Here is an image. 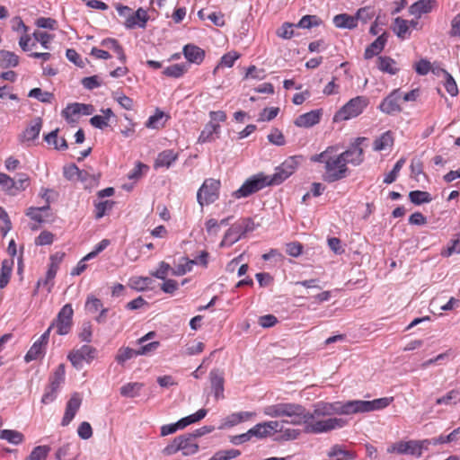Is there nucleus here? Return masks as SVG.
Instances as JSON below:
<instances>
[{
  "label": "nucleus",
  "mask_w": 460,
  "mask_h": 460,
  "mask_svg": "<svg viewBox=\"0 0 460 460\" xmlns=\"http://www.w3.org/2000/svg\"><path fill=\"white\" fill-rule=\"evenodd\" d=\"M416 440H409L406 442L400 441L391 445L387 448L388 453H397L401 455H411L419 457V447Z\"/></svg>",
  "instance_id": "nucleus-17"
},
{
  "label": "nucleus",
  "mask_w": 460,
  "mask_h": 460,
  "mask_svg": "<svg viewBox=\"0 0 460 460\" xmlns=\"http://www.w3.org/2000/svg\"><path fill=\"white\" fill-rule=\"evenodd\" d=\"M183 55L189 62L200 64L205 58V51L196 45L187 44L183 48Z\"/></svg>",
  "instance_id": "nucleus-25"
},
{
  "label": "nucleus",
  "mask_w": 460,
  "mask_h": 460,
  "mask_svg": "<svg viewBox=\"0 0 460 460\" xmlns=\"http://www.w3.org/2000/svg\"><path fill=\"white\" fill-rule=\"evenodd\" d=\"M43 347L44 345L40 344V342L35 341L26 353L24 357L25 361L31 362L37 359L43 354Z\"/></svg>",
  "instance_id": "nucleus-50"
},
{
  "label": "nucleus",
  "mask_w": 460,
  "mask_h": 460,
  "mask_svg": "<svg viewBox=\"0 0 460 460\" xmlns=\"http://www.w3.org/2000/svg\"><path fill=\"white\" fill-rule=\"evenodd\" d=\"M402 91L394 89L379 104L378 109L387 114L394 115L402 111Z\"/></svg>",
  "instance_id": "nucleus-14"
},
{
  "label": "nucleus",
  "mask_w": 460,
  "mask_h": 460,
  "mask_svg": "<svg viewBox=\"0 0 460 460\" xmlns=\"http://www.w3.org/2000/svg\"><path fill=\"white\" fill-rule=\"evenodd\" d=\"M394 33L402 40H407L411 37V31L410 30L409 21L401 17H396L391 26Z\"/></svg>",
  "instance_id": "nucleus-23"
},
{
  "label": "nucleus",
  "mask_w": 460,
  "mask_h": 460,
  "mask_svg": "<svg viewBox=\"0 0 460 460\" xmlns=\"http://www.w3.org/2000/svg\"><path fill=\"white\" fill-rule=\"evenodd\" d=\"M349 174V168L341 155L330 156L325 161L324 173L323 179L329 183L335 182L346 178Z\"/></svg>",
  "instance_id": "nucleus-4"
},
{
  "label": "nucleus",
  "mask_w": 460,
  "mask_h": 460,
  "mask_svg": "<svg viewBox=\"0 0 460 460\" xmlns=\"http://www.w3.org/2000/svg\"><path fill=\"white\" fill-rule=\"evenodd\" d=\"M283 430V421L270 420L256 424L250 429V434L257 438H264Z\"/></svg>",
  "instance_id": "nucleus-15"
},
{
  "label": "nucleus",
  "mask_w": 460,
  "mask_h": 460,
  "mask_svg": "<svg viewBox=\"0 0 460 460\" xmlns=\"http://www.w3.org/2000/svg\"><path fill=\"white\" fill-rule=\"evenodd\" d=\"M288 413L285 417L288 420H282L283 424L301 425L305 424L306 433L320 434L326 433L333 429H341L348 424V421L342 418L330 417L323 421H312L310 411L297 403H291Z\"/></svg>",
  "instance_id": "nucleus-1"
},
{
  "label": "nucleus",
  "mask_w": 460,
  "mask_h": 460,
  "mask_svg": "<svg viewBox=\"0 0 460 460\" xmlns=\"http://www.w3.org/2000/svg\"><path fill=\"white\" fill-rule=\"evenodd\" d=\"M329 457L344 458L345 460L353 459L354 456L351 452L347 451L341 445H334L328 452Z\"/></svg>",
  "instance_id": "nucleus-47"
},
{
  "label": "nucleus",
  "mask_w": 460,
  "mask_h": 460,
  "mask_svg": "<svg viewBox=\"0 0 460 460\" xmlns=\"http://www.w3.org/2000/svg\"><path fill=\"white\" fill-rule=\"evenodd\" d=\"M34 40L37 41V42H40V45L45 49H49V43L52 40V36L49 35V33L45 32V31H35L32 34Z\"/></svg>",
  "instance_id": "nucleus-53"
},
{
  "label": "nucleus",
  "mask_w": 460,
  "mask_h": 460,
  "mask_svg": "<svg viewBox=\"0 0 460 460\" xmlns=\"http://www.w3.org/2000/svg\"><path fill=\"white\" fill-rule=\"evenodd\" d=\"M254 416H256V413L253 411H239L232 413L226 418L225 422L220 429L234 427L249 420Z\"/></svg>",
  "instance_id": "nucleus-24"
},
{
  "label": "nucleus",
  "mask_w": 460,
  "mask_h": 460,
  "mask_svg": "<svg viewBox=\"0 0 460 460\" xmlns=\"http://www.w3.org/2000/svg\"><path fill=\"white\" fill-rule=\"evenodd\" d=\"M102 307V301L95 297L94 296H88L86 302H85V309L89 313H96L98 310H100Z\"/></svg>",
  "instance_id": "nucleus-56"
},
{
  "label": "nucleus",
  "mask_w": 460,
  "mask_h": 460,
  "mask_svg": "<svg viewBox=\"0 0 460 460\" xmlns=\"http://www.w3.org/2000/svg\"><path fill=\"white\" fill-rule=\"evenodd\" d=\"M148 20L147 12L144 8L139 7L133 14L127 16L124 25L127 29H134L135 27L145 29Z\"/></svg>",
  "instance_id": "nucleus-18"
},
{
  "label": "nucleus",
  "mask_w": 460,
  "mask_h": 460,
  "mask_svg": "<svg viewBox=\"0 0 460 460\" xmlns=\"http://www.w3.org/2000/svg\"><path fill=\"white\" fill-rule=\"evenodd\" d=\"M315 25H318V18L315 15H305L296 26L303 29H310Z\"/></svg>",
  "instance_id": "nucleus-62"
},
{
  "label": "nucleus",
  "mask_w": 460,
  "mask_h": 460,
  "mask_svg": "<svg viewBox=\"0 0 460 460\" xmlns=\"http://www.w3.org/2000/svg\"><path fill=\"white\" fill-rule=\"evenodd\" d=\"M171 270H172V269L167 262L161 261L159 263L158 269L155 271L152 272L151 275L159 279L165 280L166 277Z\"/></svg>",
  "instance_id": "nucleus-59"
},
{
  "label": "nucleus",
  "mask_w": 460,
  "mask_h": 460,
  "mask_svg": "<svg viewBox=\"0 0 460 460\" xmlns=\"http://www.w3.org/2000/svg\"><path fill=\"white\" fill-rule=\"evenodd\" d=\"M137 356L138 354L137 349H133L128 347H122L118 350L117 355L115 357V360L117 361L118 364L123 366L126 361Z\"/></svg>",
  "instance_id": "nucleus-37"
},
{
  "label": "nucleus",
  "mask_w": 460,
  "mask_h": 460,
  "mask_svg": "<svg viewBox=\"0 0 460 460\" xmlns=\"http://www.w3.org/2000/svg\"><path fill=\"white\" fill-rule=\"evenodd\" d=\"M50 449L49 446L35 447L25 460H46Z\"/></svg>",
  "instance_id": "nucleus-44"
},
{
  "label": "nucleus",
  "mask_w": 460,
  "mask_h": 460,
  "mask_svg": "<svg viewBox=\"0 0 460 460\" xmlns=\"http://www.w3.org/2000/svg\"><path fill=\"white\" fill-rule=\"evenodd\" d=\"M143 386L144 385L138 382L128 383L120 387V394L124 397L134 398L139 394Z\"/></svg>",
  "instance_id": "nucleus-36"
},
{
  "label": "nucleus",
  "mask_w": 460,
  "mask_h": 460,
  "mask_svg": "<svg viewBox=\"0 0 460 460\" xmlns=\"http://www.w3.org/2000/svg\"><path fill=\"white\" fill-rule=\"evenodd\" d=\"M54 241V234L49 231H42L35 239V244L38 246L49 245Z\"/></svg>",
  "instance_id": "nucleus-61"
},
{
  "label": "nucleus",
  "mask_w": 460,
  "mask_h": 460,
  "mask_svg": "<svg viewBox=\"0 0 460 460\" xmlns=\"http://www.w3.org/2000/svg\"><path fill=\"white\" fill-rule=\"evenodd\" d=\"M13 267V260H4L1 264L0 270V288H4L11 279L12 271Z\"/></svg>",
  "instance_id": "nucleus-32"
},
{
  "label": "nucleus",
  "mask_w": 460,
  "mask_h": 460,
  "mask_svg": "<svg viewBox=\"0 0 460 460\" xmlns=\"http://www.w3.org/2000/svg\"><path fill=\"white\" fill-rule=\"evenodd\" d=\"M393 401V397H383L373 401L351 400L352 414L383 410Z\"/></svg>",
  "instance_id": "nucleus-11"
},
{
  "label": "nucleus",
  "mask_w": 460,
  "mask_h": 460,
  "mask_svg": "<svg viewBox=\"0 0 460 460\" xmlns=\"http://www.w3.org/2000/svg\"><path fill=\"white\" fill-rule=\"evenodd\" d=\"M368 101L365 96H357L349 100L334 115L335 122L348 120L358 117L367 106Z\"/></svg>",
  "instance_id": "nucleus-8"
},
{
  "label": "nucleus",
  "mask_w": 460,
  "mask_h": 460,
  "mask_svg": "<svg viewBox=\"0 0 460 460\" xmlns=\"http://www.w3.org/2000/svg\"><path fill=\"white\" fill-rule=\"evenodd\" d=\"M367 140L366 137H357L350 146L341 155L345 163L351 164L354 166H358L364 161V151L361 147L363 142Z\"/></svg>",
  "instance_id": "nucleus-13"
},
{
  "label": "nucleus",
  "mask_w": 460,
  "mask_h": 460,
  "mask_svg": "<svg viewBox=\"0 0 460 460\" xmlns=\"http://www.w3.org/2000/svg\"><path fill=\"white\" fill-rule=\"evenodd\" d=\"M178 158V155L172 150H164L161 152L155 162V167H166L169 168Z\"/></svg>",
  "instance_id": "nucleus-29"
},
{
  "label": "nucleus",
  "mask_w": 460,
  "mask_h": 460,
  "mask_svg": "<svg viewBox=\"0 0 460 460\" xmlns=\"http://www.w3.org/2000/svg\"><path fill=\"white\" fill-rule=\"evenodd\" d=\"M188 67L187 64H174L167 66L163 74L169 77L179 78L188 71Z\"/></svg>",
  "instance_id": "nucleus-39"
},
{
  "label": "nucleus",
  "mask_w": 460,
  "mask_h": 460,
  "mask_svg": "<svg viewBox=\"0 0 460 460\" xmlns=\"http://www.w3.org/2000/svg\"><path fill=\"white\" fill-rule=\"evenodd\" d=\"M290 404L291 403H278L267 406L264 409V413L272 418L286 416V414L288 413V409H291Z\"/></svg>",
  "instance_id": "nucleus-33"
},
{
  "label": "nucleus",
  "mask_w": 460,
  "mask_h": 460,
  "mask_svg": "<svg viewBox=\"0 0 460 460\" xmlns=\"http://www.w3.org/2000/svg\"><path fill=\"white\" fill-rule=\"evenodd\" d=\"M333 23L337 28L352 30L358 26V18L356 15L341 13L333 17Z\"/></svg>",
  "instance_id": "nucleus-27"
},
{
  "label": "nucleus",
  "mask_w": 460,
  "mask_h": 460,
  "mask_svg": "<svg viewBox=\"0 0 460 460\" xmlns=\"http://www.w3.org/2000/svg\"><path fill=\"white\" fill-rule=\"evenodd\" d=\"M241 455V451L238 449H227L220 450L213 455L208 460H230L235 458Z\"/></svg>",
  "instance_id": "nucleus-48"
},
{
  "label": "nucleus",
  "mask_w": 460,
  "mask_h": 460,
  "mask_svg": "<svg viewBox=\"0 0 460 460\" xmlns=\"http://www.w3.org/2000/svg\"><path fill=\"white\" fill-rule=\"evenodd\" d=\"M395 65V60L387 56H379L376 59V67L383 73L392 75L397 74L399 71V68L396 67Z\"/></svg>",
  "instance_id": "nucleus-26"
},
{
  "label": "nucleus",
  "mask_w": 460,
  "mask_h": 460,
  "mask_svg": "<svg viewBox=\"0 0 460 460\" xmlns=\"http://www.w3.org/2000/svg\"><path fill=\"white\" fill-rule=\"evenodd\" d=\"M273 185L270 175L258 173L247 179L243 185L233 192L235 199L246 198L266 186Z\"/></svg>",
  "instance_id": "nucleus-6"
},
{
  "label": "nucleus",
  "mask_w": 460,
  "mask_h": 460,
  "mask_svg": "<svg viewBox=\"0 0 460 460\" xmlns=\"http://www.w3.org/2000/svg\"><path fill=\"white\" fill-rule=\"evenodd\" d=\"M302 161V155H293L287 158L276 168L274 174L270 175L273 185L282 183L286 179L292 175Z\"/></svg>",
  "instance_id": "nucleus-10"
},
{
  "label": "nucleus",
  "mask_w": 460,
  "mask_h": 460,
  "mask_svg": "<svg viewBox=\"0 0 460 460\" xmlns=\"http://www.w3.org/2000/svg\"><path fill=\"white\" fill-rule=\"evenodd\" d=\"M0 438L13 445H19L23 441L24 436L22 433L14 429H3L0 432Z\"/></svg>",
  "instance_id": "nucleus-35"
},
{
  "label": "nucleus",
  "mask_w": 460,
  "mask_h": 460,
  "mask_svg": "<svg viewBox=\"0 0 460 460\" xmlns=\"http://www.w3.org/2000/svg\"><path fill=\"white\" fill-rule=\"evenodd\" d=\"M58 392V388L48 385L45 388V392L42 395L41 402L43 404H49V403L54 402L57 398Z\"/></svg>",
  "instance_id": "nucleus-57"
},
{
  "label": "nucleus",
  "mask_w": 460,
  "mask_h": 460,
  "mask_svg": "<svg viewBox=\"0 0 460 460\" xmlns=\"http://www.w3.org/2000/svg\"><path fill=\"white\" fill-rule=\"evenodd\" d=\"M433 3V0H419L409 7V13L420 18L421 14L428 13L431 11Z\"/></svg>",
  "instance_id": "nucleus-28"
},
{
  "label": "nucleus",
  "mask_w": 460,
  "mask_h": 460,
  "mask_svg": "<svg viewBox=\"0 0 460 460\" xmlns=\"http://www.w3.org/2000/svg\"><path fill=\"white\" fill-rule=\"evenodd\" d=\"M394 138L392 131H385L374 141L373 148L375 151L385 150L394 145Z\"/></svg>",
  "instance_id": "nucleus-30"
},
{
  "label": "nucleus",
  "mask_w": 460,
  "mask_h": 460,
  "mask_svg": "<svg viewBox=\"0 0 460 460\" xmlns=\"http://www.w3.org/2000/svg\"><path fill=\"white\" fill-rule=\"evenodd\" d=\"M82 396L78 393H74L70 399L67 401L65 410V414L61 420L63 427L68 426L75 418L76 412L82 404Z\"/></svg>",
  "instance_id": "nucleus-16"
},
{
  "label": "nucleus",
  "mask_w": 460,
  "mask_h": 460,
  "mask_svg": "<svg viewBox=\"0 0 460 460\" xmlns=\"http://www.w3.org/2000/svg\"><path fill=\"white\" fill-rule=\"evenodd\" d=\"M240 58V55L235 51H230L225 54L221 59L219 64L215 67L214 74L217 72L220 66L232 67L234 62Z\"/></svg>",
  "instance_id": "nucleus-42"
},
{
  "label": "nucleus",
  "mask_w": 460,
  "mask_h": 460,
  "mask_svg": "<svg viewBox=\"0 0 460 460\" xmlns=\"http://www.w3.org/2000/svg\"><path fill=\"white\" fill-rule=\"evenodd\" d=\"M220 186L219 180L206 179L197 192L198 203L201 207L214 203L219 197Z\"/></svg>",
  "instance_id": "nucleus-9"
},
{
  "label": "nucleus",
  "mask_w": 460,
  "mask_h": 460,
  "mask_svg": "<svg viewBox=\"0 0 460 460\" xmlns=\"http://www.w3.org/2000/svg\"><path fill=\"white\" fill-rule=\"evenodd\" d=\"M154 280L150 277H135L130 279V286L137 291H144L147 288H152L151 286Z\"/></svg>",
  "instance_id": "nucleus-38"
},
{
  "label": "nucleus",
  "mask_w": 460,
  "mask_h": 460,
  "mask_svg": "<svg viewBox=\"0 0 460 460\" xmlns=\"http://www.w3.org/2000/svg\"><path fill=\"white\" fill-rule=\"evenodd\" d=\"M322 115V110H314L299 115L294 124L299 128H311L320 122Z\"/></svg>",
  "instance_id": "nucleus-21"
},
{
  "label": "nucleus",
  "mask_w": 460,
  "mask_h": 460,
  "mask_svg": "<svg viewBox=\"0 0 460 460\" xmlns=\"http://www.w3.org/2000/svg\"><path fill=\"white\" fill-rule=\"evenodd\" d=\"M268 140L276 146H284L286 141L284 135L278 128H273L270 134L268 135Z\"/></svg>",
  "instance_id": "nucleus-58"
},
{
  "label": "nucleus",
  "mask_w": 460,
  "mask_h": 460,
  "mask_svg": "<svg viewBox=\"0 0 460 460\" xmlns=\"http://www.w3.org/2000/svg\"><path fill=\"white\" fill-rule=\"evenodd\" d=\"M333 414L350 415L352 414L351 400L345 402H318L314 406L312 416V421H323L321 420L323 417L332 416ZM326 419H324L325 420Z\"/></svg>",
  "instance_id": "nucleus-2"
},
{
  "label": "nucleus",
  "mask_w": 460,
  "mask_h": 460,
  "mask_svg": "<svg viewBox=\"0 0 460 460\" xmlns=\"http://www.w3.org/2000/svg\"><path fill=\"white\" fill-rule=\"evenodd\" d=\"M74 310L70 304L65 305L58 312L57 318L51 323L52 327L57 328V333L59 335L67 334L72 327V317Z\"/></svg>",
  "instance_id": "nucleus-12"
},
{
  "label": "nucleus",
  "mask_w": 460,
  "mask_h": 460,
  "mask_svg": "<svg viewBox=\"0 0 460 460\" xmlns=\"http://www.w3.org/2000/svg\"><path fill=\"white\" fill-rule=\"evenodd\" d=\"M445 76V88L451 96H456L458 94V88L453 76L445 69H441Z\"/></svg>",
  "instance_id": "nucleus-49"
},
{
  "label": "nucleus",
  "mask_w": 460,
  "mask_h": 460,
  "mask_svg": "<svg viewBox=\"0 0 460 460\" xmlns=\"http://www.w3.org/2000/svg\"><path fill=\"white\" fill-rule=\"evenodd\" d=\"M409 199L414 205L429 203L432 200L431 195L427 191L412 190L409 193Z\"/></svg>",
  "instance_id": "nucleus-41"
},
{
  "label": "nucleus",
  "mask_w": 460,
  "mask_h": 460,
  "mask_svg": "<svg viewBox=\"0 0 460 460\" xmlns=\"http://www.w3.org/2000/svg\"><path fill=\"white\" fill-rule=\"evenodd\" d=\"M406 159L404 157L400 158L394 165L393 170L387 173L384 179V183L391 184L395 181L401 169L404 165Z\"/></svg>",
  "instance_id": "nucleus-46"
},
{
  "label": "nucleus",
  "mask_w": 460,
  "mask_h": 460,
  "mask_svg": "<svg viewBox=\"0 0 460 460\" xmlns=\"http://www.w3.org/2000/svg\"><path fill=\"white\" fill-rule=\"evenodd\" d=\"M19 64V57L11 51L0 50V66L3 68L15 67Z\"/></svg>",
  "instance_id": "nucleus-34"
},
{
  "label": "nucleus",
  "mask_w": 460,
  "mask_h": 460,
  "mask_svg": "<svg viewBox=\"0 0 460 460\" xmlns=\"http://www.w3.org/2000/svg\"><path fill=\"white\" fill-rule=\"evenodd\" d=\"M182 261H184V263H180L172 269L173 275L182 276L192 270L193 262L188 258H182Z\"/></svg>",
  "instance_id": "nucleus-54"
},
{
  "label": "nucleus",
  "mask_w": 460,
  "mask_h": 460,
  "mask_svg": "<svg viewBox=\"0 0 460 460\" xmlns=\"http://www.w3.org/2000/svg\"><path fill=\"white\" fill-rule=\"evenodd\" d=\"M458 401H460V391L453 389L449 391L446 395L439 397L436 400L437 404H456Z\"/></svg>",
  "instance_id": "nucleus-45"
},
{
  "label": "nucleus",
  "mask_w": 460,
  "mask_h": 460,
  "mask_svg": "<svg viewBox=\"0 0 460 460\" xmlns=\"http://www.w3.org/2000/svg\"><path fill=\"white\" fill-rule=\"evenodd\" d=\"M65 365L60 364L58 367L55 369L53 374L49 376V385L50 386L57 387L59 389L60 385L65 381Z\"/></svg>",
  "instance_id": "nucleus-40"
},
{
  "label": "nucleus",
  "mask_w": 460,
  "mask_h": 460,
  "mask_svg": "<svg viewBox=\"0 0 460 460\" xmlns=\"http://www.w3.org/2000/svg\"><path fill=\"white\" fill-rule=\"evenodd\" d=\"M78 437L82 439H89L93 436V429L89 422L83 421L77 429Z\"/></svg>",
  "instance_id": "nucleus-63"
},
{
  "label": "nucleus",
  "mask_w": 460,
  "mask_h": 460,
  "mask_svg": "<svg viewBox=\"0 0 460 460\" xmlns=\"http://www.w3.org/2000/svg\"><path fill=\"white\" fill-rule=\"evenodd\" d=\"M211 389L216 400L224 399L225 378L223 372L219 369H212L209 373Z\"/></svg>",
  "instance_id": "nucleus-19"
},
{
  "label": "nucleus",
  "mask_w": 460,
  "mask_h": 460,
  "mask_svg": "<svg viewBox=\"0 0 460 460\" xmlns=\"http://www.w3.org/2000/svg\"><path fill=\"white\" fill-rule=\"evenodd\" d=\"M113 204L114 202L111 200L101 201L95 204V217L97 219L102 218L105 215L107 209H111Z\"/></svg>",
  "instance_id": "nucleus-60"
},
{
  "label": "nucleus",
  "mask_w": 460,
  "mask_h": 460,
  "mask_svg": "<svg viewBox=\"0 0 460 460\" xmlns=\"http://www.w3.org/2000/svg\"><path fill=\"white\" fill-rule=\"evenodd\" d=\"M85 361L90 362L95 358L96 349L89 345H83L78 349H74Z\"/></svg>",
  "instance_id": "nucleus-52"
},
{
  "label": "nucleus",
  "mask_w": 460,
  "mask_h": 460,
  "mask_svg": "<svg viewBox=\"0 0 460 460\" xmlns=\"http://www.w3.org/2000/svg\"><path fill=\"white\" fill-rule=\"evenodd\" d=\"M77 114H80V106L78 102L68 104L62 111V116L67 122H75V119L72 117Z\"/></svg>",
  "instance_id": "nucleus-51"
},
{
  "label": "nucleus",
  "mask_w": 460,
  "mask_h": 460,
  "mask_svg": "<svg viewBox=\"0 0 460 460\" xmlns=\"http://www.w3.org/2000/svg\"><path fill=\"white\" fill-rule=\"evenodd\" d=\"M389 38V33L384 31L370 45L367 47L364 52V58L370 59L380 54L385 49Z\"/></svg>",
  "instance_id": "nucleus-20"
},
{
  "label": "nucleus",
  "mask_w": 460,
  "mask_h": 460,
  "mask_svg": "<svg viewBox=\"0 0 460 460\" xmlns=\"http://www.w3.org/2000/svg\"><path fill=\"white\" fill-rule=\"evenodd\" d=\"M29 97L35 98L40 102L50 103L54 99V94L49 92H43L40 88H33L29 92Z\"/></svg>",
  "instance_id": "nucleus-43"
},
{
  "label": "nucleus",
  "mask_w": 460,
  "mask_h": 460,
  "mask_svg": "<svg viewBox=\"0 0 460 460\" xmlns=\"http://www.w3.org/2000/svg\"><path fill=\"white\" fill-rule=\"evenodd\" d=\"M273 185L270 175L258 173L247 179L243 185L233 192L235 199L246 198L266 186Z\"/></svg>",
  "instance_id": "nucleus-5"
},
{
  "label": "nucleus",
  "mask_w": 460,
  "mask_h": 460,
  "mask_svg": "<svg viewBox=\"0 0 460 460\" xmlns=\"http://www.w3.org/2000/svg\"><path fill=\"white\" fill-rule=\"evenodd\" d=\"M220 126L212 121L205 125L199 137V143H208L214 140V135L218 134Z\"/></svg>",
  "instance_id": "nucleus-31"
},
{
  "label": "nucleus",
  "mask_w": 460,
  "mask_h": 460,
  "mask_svg": "<svg viewBox=\"0 0 460 460\" xmlns=\"http://www.w3.org/2000/svg\"><path fill=\"white\" fill-rule=\"evenodd\" d=\"M255 228L256 225L252 218L244 217L241 221L231 226V227L225 233L219 246L226 247L233 245L247 233L252 232Z\"/></svg>",
  "instance_id": "nucleus-3"
},
{
  "label": "nucleus",
  "mask_w": 460,
  "mask_h": 460,
  "mask_svg": "<svg viewBox=\"0 0 460 460\" xmlns=\"http://www.w3.org/2000/svg\"><path fill=\"white\" fill-rule=\"evenodd\" d=\"M41 128L42 119L40 117L34 118L20 136V140L22 142H31L35 140L39 137Z\"/></svg>",
  "instance_id": "nucleus-22"
},
{
  "label": "nucleus",
  "mask_w": 460,
  "mask_h": 460,
  "mask_svg": "<svg viewBox=\"0 0 460 460\" xmlns=\"http://www.w3.org/2000/svg\"><path fill=\"white\" fill-rule=\"evenodd\" d=\"M58 267L55 264H49L48 271L46 273L45 279H39L37 282V288L40 286H47L49 281L53 280L58 272Z\"/></svg>",
  "instance_id": "nucleus-55"
},
{
  "label": "nucleus",
  "mask_w": 460,
  "mask_h": 460,
  "mask_svg": "<svg viewBox=\"0 0 460 460\" xmlns=\"http://www.w3.org/2000/svg\"><path fill=\"white\" fill-rule=\"evenodd\" d=\"M35 24L39 28L55 30L57 26V21L49 17H40L36 20Z\"/></svg>",
  "instance_id": "nucleus-64"
},
{
  "label": "nucleus",
  "mask_w": 460,
  "mask_h": 460,
  "mask_svg": "<svg viewBox=\"0 0 460 460\" xmlns=\"http://www.w3.org/2000/svg\"><path fill=\"white\" fill-rule=\"evenodd\" d=\"M199 445L190 433H185L176 437L172 442L165 447L164 452L166 455H172L181 451L184 456H191L197 453Z\"/></svg>",
  "instance_id": "nucleus-7"
}]
</instances>
